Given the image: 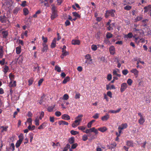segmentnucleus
Wrapping results in <instances>:
<instances>
[{"mask_svg": "<svg viewBox=\"0 0 151 151\" xmlns=\"http://www.w3.org/2000/svg\"><path fill=\"white\" fill-rule=\"evenodd\" d=\"M51 6H52L51 8L52 14L51 15V18L52 19H53L58 16V10L57 7L54 5H52Z\"/></svg>", "mask_w": 151, "mask_h": 151, "instance_id": "nucleus-1", "label": "nucleus"}, {"mask_svg": "<svg viewBox=\"0 0 151 151\" xmlns=\"http://www.w3.org/2000/svg\"><path fill=\"white\" fill-rule=\"evenodd\" d=\"M83 132L86 134H91L92 132H94L95 135H97L98 133V130L94 127L86 129L85 131H83Z\"/></svg>", "mask_w": 151, "mask_h": 151, "instance_id": "nucleus-2", "label": "nucleus"}, {"mask_svg": "<svg viewBox=\"0 0 151 151\" xmlns=\"http://www.w3.org/2000/svg\"><path fill=\"white\" fill-rule=\"evenodd\" d=\"M127 87V85L126 83H123L121 85L120 91L123 92Z\"/></svg>", "mask_w": 151, "mask_h": 151, "instance_id": "nucleus-3", "label": "nucleus"}, {"mask_svg": "<svg viewBox=\"0 0 151 151\" xmlns=\"http://www.w3.org/2000/svg\"><path fill=\"white\" fill-rule=\"evenodd\" d=\"M47 123L46 122H45L42 123L37 128L38 129H44L47 126Z\"/></svg>", "mask_w": 151, "mask_h": 151, "instance_id": "nucleus-4", "label": "nucleus"}, {"mask_svg": "<svg viewBox=\"0 0 151 151\" xmlns=\"http://www.w3.org/2000/svg\"><path fill=\"white\" fill-rule=\"evenodd\" d=\"M42 45L43 47L42 49V52H47L48 50V45L46 43H43Z\"/></svg>", "mask_w": 151, "mask_h": 151, "instance_id": "nucleus-5", "label": "nucleus"}, {"mask_svg": "<svg viewBox=\"0 0 151 151\" xmlns=\"http://www.w3.org/2000/svg\"><path fill=\"white\" fill-rule=\"evenodd\" d=\"M56 39L55 38H54L52 41L50 45V47L52 48L55 47L56 46Z\"/></svg>", "mask_w": 151, "mask_h": 151, "instance_id": "nucleus-6", "label": "nucleus"}, {"mask_svg": "<svg viewBox=\"0 0 151 151\" xmlns=\"http://www.w3.org/2000/svg\"><path fill=\"white\" fill-rule=\"evenodd\" d=\"M109 51L110 54L113 55L115 53V49L114 47L113 46H111L109 48Z\"/></svg>", "mask_w": 151, "mask_h": 151, "instance_id": "nucleus-7", "label": "nucleus"}, {"mask_svg": "<svg viewBox=\"0 0 151 151\" xmlns=\"http://www.w3.org/2000/svg\"><path fill=\"white\" fill-rule=\"evenodd\" d=\"M130 72L134 73V75L136 76V77L138 76L139 74V71L136 69H134L131 70H130Z\"/></svg>", "mask_w": 151, "mask_h": 151, "instance_id": "nucleus-8", "label": "nucleus"}, {"mask_svg": "<svg viewBox=\"0 0 151 151\" xmlns=\"http://www.w3.org/2000/svg\"><path fill=\"white\" fill-rule=\"evenodd\" d=\"M61 118L62 119L67 120L70 119V116L68 114H66L62 115Z\"/></svg>", "mask_w": 151, "mask_h": 151, "instance_id": "nucleus-9", "label": "nucleus"}, {"mask_svg": "<svg viewBox=\"0 0 151 151\" xmlns=\"http://www.w3.org/2000/svg\"><path fill=\"white\" fill-rule=\"evenodd\" d=\"M16 86V81H14L13 82L12 81H11L9 83V87L11 88L12 87H15Z\"/></svg>", "mask_w": 151, "mask_h": 151, "instance_id": "nucleus-10", "label": "nucleus"}, {"mask_svg": "<svg viewBox=\"0 0 151 151\" xmlns=\"http://www.w3.org/2000/svg\"><path fill=\"white\" fill-rule=\"evenodd\" d=\"M80 44V41L79 40H73L72 41V44L76 45H79Z\"/></svg>", "mask_w": 151, "mask_h": 151, "instance_id": "nucleus-11", "label": "nucleus"}, {"mask_svg": "<svg viewBox=\"0 0 151 151\" xmlns=\"http://www.w3.org/2000/svg\"><path fill=\"white\" fill-rule=\"evenodd\" d=\"M115 89V88L114 85H112L111 86L109 84H107L106 85V89L107 90H111V89Z\"/></svg>", "mask_w": 151, "mask_h": 151, "instance_id": "nucleus-12", "label": "nucleus"}, {"mask_svg": "<svg viewBox=\"0 0 151 151\" xmlns=\"http://www.w3.org/2000/svg\"><path fill=\"white\" fill-rule=\"evenodd\" d=\"M109 118V115L108 114H107L105 115L102 117L101 119L103 121H105L108 120Z\"/></svg>", "mask_w": 151, "mask_h": 151, "instance_id": "nucleus-13", "label": "nucleus"}, {"mask_svg": "<svg viewBox=\"0 0 151 151\" xmlns=\"http://www.w3.org/2000/svg\"><path fill=\"white\" fill-rule=\"evenodd\" d=\"M126 145L129 147H133L134 146V143L132 141H127L126 142Z\"/></svg>", "mask_w": 151, "mask_h": 151, "instance_id": "nucleus-14", "label": "nucleus"}, {"mask_svg": "<svg viewBox=\"0 0 151 151\" xmlns=\"http://www.w3.org/2000/svg\"><path fill=\"white\" fill-rule=\"evenodd\" d=\"M70 80V78L68 76L66 77L62 81V83L64 84H66Z\"/></svg>", "mask_w": 151, "mask_h": 151, "instance_id": "nucleus-15", "label": "nucleus"}, {"mask_svg": "<svg viewBox=\"0 0 151 151\" xmlns=\"http://www.w3.org/2000/svg\"><path fill=\"white\" fill-rule=\"evenodd\" d=\"M0 21L2 23H6V17L4 16H0Z\"/></svg>", "mask_w": 151, "mask_h": 151, "instance_id": "nucleus-16", "label": "nucleus"}, {"mask_svg": "<svg viewBox=\"0 0 151 151\" xmlns=\"http://www.w3.org/2000/svg\"><path fill=\"white\" fill-rule=\"evenodd\" d=\"M4 52L3 46H0V58H2L3 57Z\"/></svg>", "mask_w": 151, "mask_h": 151, "instance_id": "nucleus-17", "label": "nucleus"}, {"mask_svg": "<svg viewBox=\"0 0 151 151\" xmlns=\"http://www.w3.org/2000/svg\"><path fill=\"white\" fill-rule=\"evenodd\" d=\"M128 125L127 124L125 123L124 124H122L120 126H119L118 127H120L121 129H124L127 128Z\"/></svg>", "mask_w": 151, "mask_h": 151, "instance_id": "nucleus-18", "label": "nucleus"}, {"mask_svg": "<svg viewBox=\"0 0 151 151\" xmlns=\"http://www.w3.org/2000/svg\"><path fill=\"white\" fill-rule=\"evenodd\" d=\"M58 124L60 125H68V122L63 120L59 121L58 122Z\"/></svg>", "mask_w": 151, "mask_h": 151, "instance_id": "nucleus-19", "label": "nucleus"}, {"mask_svg": "<svg viewBox=\"0 0 151 151\" xmlns=\"http://www.w3.org/2000/svg\"><path fill=\"white\" fill-rule=\"evenodd\" d=\"M21 52V47L20 46L17 47L16 48V52L17 54H20Z\"/></svg>", "mask_w": 151, "mask_h": 151, "instance_id": "nucleus-20", "label": "nucleus"}, {"mask_svg": "<svg viewBox=\"0 0 151 151\" xmlns=\"http://www.w3.org/2000/svg\"><path fill=\"white\" fill-rule=\"evenodd\" d=\"M121 108H120L116 110H111L109 111V113H111L116 114L117 113H119L121 110Z\"/></svg>", "mask_w": 151, "mask_h": 151, "instance_id": "nucleus-21", "label": "nucleus"}, {"mask_svg": "<svg viewBox=\"0 0 151 151\" xmlns=\"http://www.w3.org/2000/svg\"><path fill=\"white\" fill-rule=\"evenodd\" d=\"M145 121V119L144 118H139L138 120V123L141 125H143Z\"/></svg>", "mask_w": 151, "mask_h": 151, "instance_id": "nucleus-22", "label": "nucleus"}, {"mask_svg": "<svg viewBox=\"0 0 151 151\" xmlns=\"http://www.w3.org/2000/svg\"><path fill=\"white\" fill-rule=\"evenodd\" d=\"M98 130L102 132H104L107 130V128L106 127H104L99 128Z\"/></svg>", "mask_w": 151, "mask_h": 151, "instance_id": "nucleus-23", "label": "nucleus"}, {"mask_svg": "<svg viewBox=\"0 0 151 151\" xmlns=\"http://www.w3.org/2000/svg\"><path fill=\"white\" fill-rule=\"evenodd\" d=\"M35 124L36 126H38L39 125V122H40V119H39L38 117L37 116L35 120Z\"/></svg>", "mask_w": 151, "mask_h": 151, "instance_id": "nucleus-24", "label": "nucleus"}, {"mask_svg": "<svg viewBox=\"0 0 151 151\" xmlns=\"http://www.w3.org/2000/svg\"><path fill=\"white\" fill-rule=\"evenodd\" d=\"M109 11L110 15L112 17H114L115 16L114 13L115 12V10L112 9L109 10Z\"/></svg>", "mask_w": 151, "mask_h": 151, "instance_id": "nucleus-25", "label": "nucleus"}, {"mask_svg": "<svg viewBox=\"0 0 151 151\" xmlns=\"http://www.w3.org/2000/svg\"><path fill=\"white\" fill-rule=\"evenodd\" d=\"M22 142V140H18L17 141V142L15 146H16V147L17 148H18L20 146V145Z\"/></svg>", "mask_w": 151, "mask_h": 151, "instance_id": "nucleus-26", "label": "nucleus"}, {"mask_svg": "<svg viewBox=\"0 0 151 151\" xmlns=\"http://www.w3.org/2000/svg\"><path fill=\"white\" fill-rule=\"evenodd\" d=\"M55 106L54 105L50 106L48 107L47 108V111L49 112H51L52 111L55 107Z\"/></svg>", "mask_w": 151, "mask_h": 151, "instance_id": "nucleus-27", "label": "nucleus"}, {"mask_svg": "<svg viewBox=\"0 0 151 151\" xmlns=\"http://www.w3.org/2000/svg\"><path fill=\"white\" fill-rule=\"evenodd\" d=\"M9 68L8 66L7 65H5L3 70V71L4 73H6L9 70Z\"/></svg>", "mask_w": 151, "mask_h": 151, "instance_id": "nucleus-28", "label": "nucleus"}, {"mask_svg": "<svg viewBox=\"0 0 151 151\" xmlns=\"http://www.w3.org/2000/svg\"><path fill=\"white\" fill-rule=\"evenodd\" d=\"M116 146V143H114L111 144L110 146L109 147V149L112 150V149L114 148Z\"/></svg>", "mask_w": 151, "mask_h": 151, "instance_id": "nucleus-29", "label": "nucleus"}, {"mask_svg": "<svg viewBox=\"0 0 151 151\" xmlns=\"http://www.w3.org/2000/svg\"><path fill=\"white\" fill-rule=\"evenodd\" d=\"M74 137H72L69 139L68 142L70 144H72L74 142Z\"/></svg>", "mask_w": 151, "mask_h": 151, "instance_id": "nucleus-30", "label": "nucleus"}, {"mask_svg": "<svg viewBox=\"0 0 151 151\" xmlns=\"http://www.w3.org/2000/svg\"><path fill=\"white\" fill-rule=\"evenodd\" d=\"M2 34L3 37L4 38H6L8 35V33L6 31H3L2 32Z\"/></svg>", "mask_w": 151, "mask_h": 151, "instance_id": "nucleus-31", "label": "nucleus"}, {"mask_svg": "<svg viewBox=\"0 0 151 151\" xmlns=\"http://www.w3.org/2000/svg\"><path fill=\"white\" fill-rule=\"evenodd\" d=\"M23 12L24 15L25 16L28 14L29 13L28 10L27 8H24L23 9Z\"/></svg>", "mask_w": 151, "mask_h": 151, "instance_id": "nucleus-32", "label": "nucleus"}, {"mask_svg": "<svg viewBox=\"0 0 151 151\" xmlns=\"http://www.w3.org/2000/svg\"><path fill=\"white\" fill-rule=\"evenodd\" d=\"M72 14L73 16L76 17L78 18H79L81 17V16L76 12H73L72 13Z\"/></svg>", "mask_w": 151, "mask_h": 151, "instance_id": "nucleus-33", "label": "nucleus"}, {"mask_svg": "<svg viewBox=\"0 0 151 151\" xmlns=\"http://www.w3.org/2000/svg\"><path fill=\"white\" fill-rule=\"evenodd\" d=\"M1 128L2 129L1 130V132H3L4 131H6L7 130V129L8 128V127L7 126H5V127L2 126L1 127Z\"/></svg>", "mask_w": 151, "mask_h": 151, "instance_id": "nucleus-34", "label": "nucleus"}, {"mask_svg": "<svg viewBox=\"0 0 151 151\" xmlns=\"http://www.w3.org/2000/svg\"><path fill=\"white\" fill-rule=\"evenodd\" d=\"M143 19V17L142 15L137 17L135 19V20L136 22L139 21Z\"/></svg>", "mask_w": 151, "mask_h": 151, "instance_id": "nucleus-35", "label": "nucleus"}, {"mask_svg": "<svg viewBox=\"0 0 151 151\" xmlns=\"http://www.w3.org/2000/svg\"><path fill=\"white\" fill-rule=\"evenodd\" d=\"M55 69L58 72H60L61 71L60 68L58 65L55 66Z\"/></svg>", "mask_w": 151, "mask_h": 151, "instance_id": "nucleus-36", "label": "nucleus"}, {"mask_svg": "<svg viewBox=\"0 0 151 151\" xmlns=\"http://www.w3.org/2000/svg\"><path fill=\"white\" fill-rule=\"evenodd\" d=\"M83 116L82 115H80L77 116L76 118V119L80 122L81 120V118Z\"/></svg>", "mask_w": 151, "mask_h": 151, "instance_id": "nucleus-37", "label": "nucleus"}, {"mask_svg": "<svg viewBox=\"0 0 151 151\" xmlns=\"http://www.w3.org/2000/svg\"><path fill=\"white\" fill-rule=\"evenodd\" d=\"M35 126L34 125H33L32 126H31V125L29 124L28 127V129L29 130H32L35 129Z\"/></svg>", "mask_w": 151, "mask_h": 151, "instance_id": "nucleus-38", "label": "nucleus"}, {"mask_svg": "<svg viewBox=\"0 0 151 151\" xmlns=\"http://www.w3.org/2000/svg\"><path fill=\"white\" fill-rule=\"evenodd\" d=\"M92 50L93 51H96L97 50V47L96 45H93L91 47Z\"/></svg>", "mask_w": 151, "mask_h": 151, "instance_id": "nucleus-39", "label": "nucleus"}, {"mask_svg": "<svg viewBox=\"0 0 151 151\" xmlns=\"http://www.w3.org/2000/svg\"><path fill=\"white\" fill-rule=\"evenodd\" d=\"M113 35L112 34L109 33L107 32L106 34V37L107 38H110L112 37Z\"/></svg>", "mask_w": 151, "mask_h": 151, "instance_id": "nucleus-40", "label": "nucleus"}, {"mask_svg": "<svg viewBox=\"0 0 151 151\" xmlns=\"http://www.w3.org/2000/svg\"><path fill=\"white\" fill-rule=\"evenodd\" d=\"M69 98V96L68 94H65L63 96V99L64 100H67Z\"/></svg>", "mask_w": 151, "mask_h": 151, "instance_id": "nucleus-41", "label": "nucleus"}, {"mask_svg": "<svg viewBox=\"0 0 151 151\" xmlns=\"http://www.w3.org/2000/svg\"><path fill=\"white\" fill-rule=\"evenodd\" d=\"M9 77L11 81H12L14 78V76L13 75L12 73L9 74Z\"/></svg>", "mask_w": 151, "mask_h": 151, "instance_id": "nucleus-42", "label": "nucleus"}, {"mask_svg": "<svg viewBox=\"0 0 151 151\" xmlns=\"http://www.w3.org/2000/svg\"><path fill=\"white\" fill-rule=\"evenodd\" d=\"M124 9L127 10H129L132 8V6L129 5H127L124 8Z\"/></svg>", "mask_w": 151, "mask_h": 151, "instance_id": "nucleus-43", "label": "nucleus"}, {"mask_svg": "<svg viewBox=\"0 0 151 151\" xmlns=\"http://www.w3.org/2000/svg\"><path fill=\"white\" fill-rule=\"evenodd\" d=\"M127 82L129 85L130 86L132 85V81L131 79L129 78L127 80Z\"/></svg>", "mask_w": 151, "mask_h": 151, "instance_id": "nucleus-44", "label": "nucleus"}, {"mask_svg": "<svg viewBox=\"0 0 151 151\" xmlns=\"http://www.w3.org/2000/svg\"><path fill=\"white\" fill-rule=\"evenodd\" d=\"M10 149L12 150V151H14L15 150V146L14 143H12L10 146Z\"/></svg>", "mask_w": 151, "mask_h": 151, "instance_id": "nucleus-45", "label": "nucleus"}, {"mask_svg": "<svg viewBox=\"0 0 151 151\" xmlns=\"http://www.w3.org/2000/svg\"><path fill=\"white\" fill-rule=\"evenodd\" d=\"M70 133L73 135H76L78 134V132L72 130L70 131Z\"/></svg>", "mask_w": 151, "mask_h": 151, "instance_id": "nucleus-46", "label": "nucleus"}, {"mask_svg": "<svg viewBox=\"0 0 151 151\" xmlns=\"http://www.w3.org/2000/svg\"><path fill=\"white\" fill-rule=\"evenodd\" d=\"M129 73V71L127 69H125L122 71V74L125 75H126Z\"/></svg>", "mask_w": 151, "mask_h": 151, "instance_id": "nucleus-47", "label": "nucleus"}, {"mask_svg": "<svg viewBox=\"0 0 151 151\" xmlns=\"http://www.w3.org/2000/svg\"><path fill=\"white\" fill-rule=\"evenodd\" d=\"M85 63L87 64V65L90 64L92 63V59H90V60H86L85 61Z\"/></svg>", "mask_w": 151, "mask_h": 151, "instance_id": "nucleus-48", "label": "nucleus"}, {"mask_svg": "<svg viewBox=\"0 0 151 151\" xmlns=\"http://www.w3.org/2000/svg\"><path fill=\"white\" fill-rule=\"evenodd\" d=\"M144 9L145 10L148 9L150 11H151V5H149L147 6H145Z\"/></svg>", "mask_w": 151, "mask_h": 151, "instance_id": "nucleus-49", "label": "nucleus"}, {"mask_svg": "<svg viewBox=\"0 0 151 151\" xmlns=\"http://www.w3.org/2000/svg\"><path fill=\"white\" fill-rule=\"evenodd\" d=\"M44 112L43 111H42L41 112L40 114V116H39V119L40 120H41L42 118H43L44 116Z\"/></svg>", "mask_w": 151, "mask_h": 151, "instance_id": "nucleus-50", "label": "nucleus"}, {"mask_svg": "<svg viewBox=\"0 0 151 151\" xmlns=\"http://www.w3.org/2000/svg\"><path fill=\"white\" fill-rule=\"evenodd\" d=\"M19 10V9L18 8H16L13 10V13L14 14H17Z\"/></svg>", "mask_w": 151, "mask_h": 151, "instance_id": "nucleus-51", "label": "nucleus"}, {"mask_svg": "<svg viewBox=\"0 0 151 151\" xmlns=\"http://www.w3.org/2000/svg\"><path fill=\"white\" fill-rule=\"evenodd\" d=\"M109 10H106L105 14V16L106 18H107L110 15Z\"/></svg>", "mask_w": 151, "mask_h": 151, "instance_id": "nucleus-52", "label": "nucleus"}, {"mask_svg": "<svg viewBox=\"0 0 151 151\" xmlns=\"http://www.w3.org/2000/svg\"><path fill=\"white\" fill-rule=\"evenodd\" d=\"M42 39L43 41V43H46L47 41V39L46 37H44V36L42 37Z\"/></svg>", "mask_w": 151, "mask_h": 151, "instance_id": "nucleus-53", "label": "nucleus"}, {"mask_svg": "<svg viewBox=\"0 0 151 151\" xmlns=\"http://www.w3.org/2000/svg\"><path fill=\"white\" fill-rule=\"evenodd\" d=\"M88 139V136L86 134H84L82 136V140L84 141H86Z\"/></svg>", "mask_w": 151, "mask_h": 151, "instance_id": "nucleus-54", "label": "nucleus"}, {"mask_svg": "<svg viewBox=\"0 0 151 151\" xmlns=\"http://www.w3.org/2000/svg\"><path fill=\"white\" fill-rule=\"evenodd\" d=\"M78 128L79 130H81L83 132V131H84V130L86 128L84 126H81L78 127Z\"/></svg>", "mask_w": 151, "mask_h": 151, "instance_id": "nucleus-55", "label": "nucleus"}, {"mask_svg": "<svg viewBox=\"0 0 151 151\" xmlns=\"http://www.w3.org/2000/svg\"><path fill=\"white\" fill-rule=\"evenodd\" d=\"M18 137L19 139V140H22V141L23 140L24 138H23V134L21 133L20 134V135Z\"/></svg>", "mask_w": 151, "mask_h": 151, "instance_id": "nucleus-56", "label": "nucleus"}, {"mask_svg": "<svg viewBox=\"0 0 151 151\" xmlns=\"http://www.w3.org/2000/svg\"><path fill=\"white\" fill-rule=\"evenodd\" d=\"M55 114L57 116L59 117L61 115V113L59 111H56L55 113Z\"/></svg>", "mask_w": 151, "mask_h": 151, "instance_id": "nucleus-57", "label": "nucleus"}, {"mask_svg": "<svg viewBox=\"0 0 151 151\" xmlns=\"http://www.w3.org/2000/svg\"><path fill=\"white\" fill-rule=\"evenodd\" d=\"M140 30H142L141 29H137L136 28H134L133 29V31L134 32H135L136 33H139V31Z\"/></svg>", "mask_w": 151, "mask_h": 151, "instance_id": "nucleus-58", "label": "nucleus"}, {"mask_svg": "<svg viewBox=\"0 0 151 151\" xmlns=\"http://www.w3.org/2000/svg\"><path fill=\"white\" fill-rule=\"evenodd\" d=\"M85 58L87 60H90V59H91V55L88 54L86 55H85Z\"/></svg>", "mask_w": 151, "mask_h": 151, "instance_id": "nucleus-59", "label": "nucleus"}, {"mask_svg": "<svg viewBox=\"0 0 151 151\" xmlns=\"http://www.w3.org/2000/svg\"><path fill=\"white\" fill-rule=\"evenodd\" d=\"M99 114L98 113H96L93 116V118L95 119H97L99 117Z\"/></svg>", "mask_w": 151, "mask_h": 151, "instance_id": "nucleus-60", "label": "nucleus"}, {"mask_svg": "<svg viewBox=\"0 0 151 151\" xmlns=\"http://www.w3.org/2000/svg\"><path fill=\"white\" fill-rule=\"evenodd\" d=\"M33 81L32 78H31L28 81V85L29 86L31 85L33 83Z\"/></svg>", "mask_w": 151, "mask_h": 151, "instance_id": "nucleus-61", "label": "nucleus"}, {"mask_svg": "<svg viewBox=\"0 0 151 151\" xmlns=\"http://www.w3.org/2000/svg\"><path fill=\"white\" fill-rule=\"evenodd\" d=\"M5 61V59L3 58L2 60H0V64L1 65H3L4 64Z\"/></svg>", "mask_w": 151, "mask_h": 151, "instance_id": "nucleus-62", "label": "nucleus"}, {"mask_svg": "<svg viewBox=\"0 0 151 151\" xmlns=\"http://www.w3.org/2000/svg\"><path fill=\"white\" fill-rule=\"evenodd\" d=\"M78 145L77 143H76L74 144H73L71 146V148L73 149H74L76 148L77 146H78Z\"/></svg>", "mask_w": 151, "mask_h": 151, "instance_id": "nucleus-63", "label": "nucleus"}, {"mask_svg": "<svg viewBox=\"0 0 151 151\" xmlns=\"http://www.w3.org/2000/svg\"><path fill=\"white\" fill-rule=\"evenodd\" d=\"M107 96H109L110 98H111L112 97V93L111 91H108L107 93Z\"/></svg>", "mask_w": 151, "mask_h": 151, "instance_id": "nucleus-64", "label": "nucleus"}]
</instances>
